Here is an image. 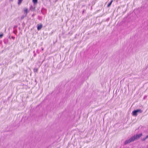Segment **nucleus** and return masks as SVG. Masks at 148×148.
Segmentation results:
<instances>
[{
    "instance_id": "b1692460",
    "label": "nucleus",
    "mask_w": 148,
    "mask_h": 148,
    "mask_svg": "<svg viewBox=\"0 0 148 148\" xmlns=\"http://www.w3.org/2000/svg\"><path fill=\"white\" fill-rule=\"evenodd\" d=\"M13 0H9V1H13Z\"/></svg>"
},
{
    "instance_id": "dca6fc26",
    "label": "nucleus",
    "mask_w": 148,
    "mask_h": 148,
    "mask_svg": "<svg viewBox=\"0 0 148 148\" xmlns=\"http://www.w3.org/2000/svg\"><path fill=\"white\" fill-rule=\"evenodd\" d=\"M3 36V34H0V38H1Z\"/></svg>"
},
{
    "instance_id": "f257e3e1",
    "label": "nucleus",
    "mask_w": 148,
    "mask_h": 148,
    "mask_svg": "<svg viewBox=\"0 0 148 148\" xmlns=\"http://www.w3.org/2000/svg\"><path fill=\"white\" fill-rule=\"evenodd\" d=\"M142 112V111L140 109H137L134 110L132 113L133 116H136L138 113H140Z\"/></svg>"
},
{
    "instance_id": "5701e85b",
    "label": "nucleus",
    "mask_w": 148,
    "mask_h": 148,
    "mask_svg": "<svg viewBox=\"0 0 148 148\" xmlns=\"http://www.w3.org/2000/svg\"><path fill=\"white\" fill-rule=\"evenodd\" d=\"M147 96H145V97H144L143 98V99H145V98Z\"/></svg>"
},
{
    "instance_id": "ddd939ff",
    "label": "nucleus",
    "mask_w": 148,
    "mask_h": 148,
    "mask_svg": "<svg viewBox=\"0 0 148 148\" xmlns=\"http://www.w3.org/2000/svg\"><path fill=\"white\" fill-rule=\"evenodd\" d=\"M17 30H14L13 31V32L14 34H16L17 33Z\"/></svg>"
},
{
    "instance_id": "9b49d317",
    "label": "nucleus",
    "mask_w": 148,
    "mask_h": 148,
    "mask_svg": "<svg viewBox=\"0 0 148 148\" xmlns=\"http://www.w3.org/2000/svg\"><path fill=\"white\" fill-rule=\"evenodd\" d=\"M43 10H45V9L44 8H42V10H41V13L43 14H44V12L43 11Z\"/></svg>"
},
{
    "instance_id": "6ab92c4d",
    "label": "nucleus",
    "mask_w": 148,
    "mask_h": 148,
    "mask_svg": "<svg viewBox=\"0 0 148 148\" xmlns=\"http://www.w3.org/2000/svg\"><path fill=\"white\" fill-rule=\"evenodd\" d=\"M85 11V9H84L82 11V14H84V12Z\"/></svg>"
},
{
    "instance_id": "a211bd4d",
    "label": "nucleus",
    "mask_w": 148,
    "mask_h": 148,
    "mask_svg": "<svg viewBox=\"0 0 148 148\" xmlns=\"http://www.w3.org/2000/svg\"><path fill=\"white\" fill-rule=\"evenodd\" d=\"M11 38L13 40H14L15 38V37L13 36H12Z\"/></svg>"
},
{
    "instance_id": "7ed1b4c3",
    "label": "nucleus",
    "mask_w": 148,
    "mask_h": 148,
    "mask_svg": "<svg viewBox=\"0 0 148 148\" xmlns=\"http://www.w3.org/2000/svg\"><path fill=\"white\" fill-rule=\"evenodd\" d=\"M134 141L133 138L132 136L129 139L125 140L124 143V145H126L130 143L131 142Z\"/></svg>"
},
{
    "instance_id": "20e7f679",
    "label": "nucleus",
    "mask_w": 148,
    "mask_h": 148,
    "mask_svg": "<svg viewBox=\"0 0 148 148\" xmlns=\"http://www.w3.org/2000/svg\"><path fill=\"white\" fill-rule=\"evenodd\" d=\"M42 24H40V25H38L37 29L38 30H39L41 29L42 28Z\"/></svg>"
},
{
    "instance_id": "4be33fe9",
    "label": "nucleus",
    "mask_w": 148,
    "mask_h": 148,
    "mask_svg": "<svg viewBox=\"0 0 148 148\" xmlns=\"http://www.w3.org/2000/svg\"><path fill=\"white\" fill-rule=\"evenodd\" d=\"M17 27V26H15L14 27V28H13V29H15V28L16 27Z\"/></svg>"
},
{
    "instance_id": "1a4fd4ad",
    "label": "nucleus",
    "mask_w": 148,
    "mask_h": 148,
    "mask_svg": "<svg viewBox=\"0 0 148 148\" xmlns=\"http://www.w3.org/2000/svg\"><path fill=\"white\" fill-rule=\"evenodd\" d=\"M26 16H27V14H25V15H23L21 17V19L22 20V19H23Z\"/></svg>"
},
{
    "instance_id": "412c9836",
    "label": "nucleus",
    "mask_w": 148,
    "mask_h": 148,
    "mask_svg": "<svg viewBox=\"0 0 148 148\" xmlns=\"http://www.w3.org/2000/svg\"><path fill=\"white\" fill-rule=\"evenodd\" d=\"M35 16V14H33L32 15V17H34Z\"/></svg>"
},
{
    "instance_id": "6e6552de",
    "label": "nucleus",
    "mask_w": 148,
    "mask_h": 148,
    "mask_svg": "<svg viewBox=\"0 0 148 148\" xmlns=\"http://www.w3.org/2000/svg\"><path fill=\"white\" fill-rule=\"evenodd\" d=\"M23 0H18V5H20Z\"/></svg>"
},
{
    "instance_id": "a878e982",
    "label": "nucleus",
    "mask_w": 148,
    "mask_h": 148,
    "mask_svg": "<svg viewBox=\"0 0 148 148\" xmlns=\"http://www.w3.org/2000/svg\"><path fill=\"white\" fill-rule=\"evenodd\" d=\"M58 0H55V2H56L58 1Z\"/></svg>"
},
{
    "instance_id": "f3484780",
    "label": "nucleus",
    "mask_w": 148,
    "mask_h": 148,
    "mask_svg": "<svg viewBox=\"0 0 148 148\" xmlns=\"http://www.w3.org/2000/svg\"><path fill=\"white\" fill-rule=\"evenodd\" d=\"M109 20H110V18L109 17L107 18V19H106V21H109Z\"/></svg>"
},
{
    "instance_id": "2eb2a0df",
    "label": "nucleus",
    "mask_w": 148,
    "mask_h": 148,
    "mask_svg": "<svg viewBox=\"0 0 148 148\" xmlns=\"http://www.w3.org/2000/svg\"><path fill=\"white\" fill-rule=\"evenodd\" d=\"M33 53H34V57H35L36 55V53H35V51H33Z\"/></svg>"
},
{
    "instance_id": "393cba45",
    "label": "nucleus",
    "mask_w": 148,
    "mask_h": 148,
    "mask_svg": "<svg viewBox=\"0 0 148 148\" xmlns=\"http://www.w3.org/2000/svg\"><path fill=\"white\" fill-rule=\"evenodd\" d=\"M8 38H9L10 39H11V38H10V36H9V37H8Z\"/></svg>"
},
{
    "instance_id": "4468645a",
    "label": "nucleus",
    "mask_w": 148,
    "mask_h": 148,
    "mask_svg": "<svg viewBox=\"0 0 148 148\" xmlns=\"http://www.w3.org/2000/svg\"><path fill=\"white\" fill-rule=\"evenodd\" d=\"M24 12L25 13V14H27V9H25L24 10Z\"/></svg>"
},
{
    "instance_id": "cd10ccee",
    "label": "nucleus",
    "mask_w": 148,
    "mask_h": 148,
    "mask_svg": "<svg viewBox=\"0 0 148 148\" xmlns=\"http://www.w3.org/2000/svg\"><path fill=\"white\" fill-rule=\"evenodd\" d=\"M43 50V49L42 48V50Z\"/></svg>"
},
{
    "instance_id": "423d86ee",
    "label": "nucleus",
    "mask_w": 148,
    "mask_h": 148,
    "mask_svg": "<svg viewBox=\"0 0 148 148\" xmlns=\"http://www.w3.org/2000/svg\"><path fill=\"white\" fill-rule=\"evenodd\" d=\"M113 1V0H111V1L108 4V5L107 6V7H108V8L110 6V5L112 4V2Z\"/></svg>"
},
{
    "instance_id": "9d476101",
    "label": "nucleus",
    "mask_w": 148,
    "mask_h": 148,
    "mask_svg": "<svg viewBox=\"0 0 148 148\" xmlns=\"http://www.w3.org/2000/svg\"><path fill=\"white\" fill-rule=\"evenodd\" d=\"M38 69L37 68H34L33 69V71L34 73L38 72Z\"/></svg>"
},
{
    "instance_id": "f03ea898",
    "label": "nucleus",
    "mask_w": 148,
    "mask_h": 148,
    "mask_svg": "<svg viewBox=\"0 0 148 148\" xmlns=\"http://www.w3.org/2000/svg\"><path fill=\"white\" fill-rule=\"evenodd\" d=\"M142 133H141L138 134H137L136 135H135L132 137L133 138L134 140V141L136 140L139 138L140 137H141L142 136Z\"/></svg>"
},
{
    "instance_id": "0eeeda50",
    "label": "nucleus",
    "mask_w": 148,
    "mask_h": 148,
    "mask_svg": "<svg viewBox=\"0 0 148 148\" xmlns=\"http://www.w3.org/2000/svg\"><path fill=\"white\" fill-rule=\"evenodd\" d=\"M33 3L34 5H36L38 3V0H32Z\"/></svg>"
},
{
    "instance_id": "bb28decb",
    "label": "nucleus",
    "mask_w": 148,
    "mask_h": 148,
    "mask_svg": "<svg viewBox=\"0 0 148 148\" xmlns=\"http://www.w3.org/2000/svg\"><path fill=\"white\" fill-rule=\"evenodd\" d=\"M35 81L36 82V79L35 80Z\"/></svg>"
},
{
    "instance_id": "f8f14e48",
    "label": "nucleus",
    "mask_w": 148,
    "mask_h": 148,
    "mask_svg": "<svg viewBox=\"0 0 148 148\" xmlns=\"http://www.w3.org/2000/svg\"><path fill=\"white\" fill-rule=\"evenodd\" d=\"M146 139H147L146 138V137H144L143 138H142L141 139V140L142 141H144Z\"/></svg>"
},
{
    "instance_id": "aec40b11",
    "label": "nucleus",
    "mask_w": 148,
    "mask_h": 148,
    "mask_svg": "<svg viewBox=\"0 0 148 148\" xmlns=\"http://www.w3.org/2000/svg\"><path fill=\"white\" fill-rule=\"evenodd\" d=\"M146 138L148 139V135H147L146 136Z\"/></svg>"
},
{
    "instance_id": "39448f33",
    "label": "nucleus",
    "mask_w": 148,
    "mask_h": 148,
    "mask_svg": "<svg viewBox=\"0 0 148 148\" xmlns=\"http://www.w3.org/2000/svg\"><path fill=\"white\" fill-rule=\"evenodd\" d=\"M30 10L32 11H34L35 10V7L31 5L30 6Z\"/></svg>"
}]
</instances>
